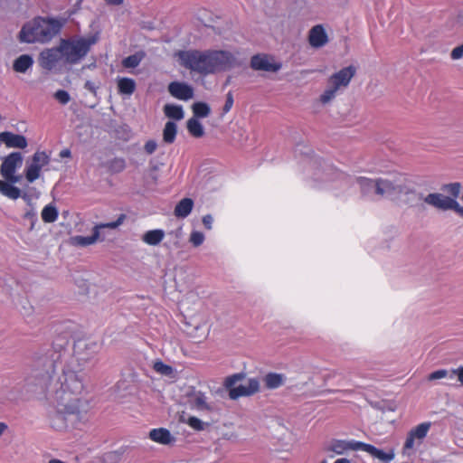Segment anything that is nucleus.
Returning a JSON list of instances; mask_svg holds the SVG:
<instances>
[{"instance_id":"1","label":"nucleus","mask_w":463,"mask_h":463,"mask_svg":"<svg viewBox=\"0 0 463 463\" xmlns=\"http://www.w3.org/2000/svg\"><path fill=\"white\" fill-rule=\"evenodd\" d=\"M44 373L37 372V385L46 391L54 410L50 414V422L56 430L75 428L85 420V404L80 398L83 390L82 378L69 365L64 366L61 374L53 380L54 363L46 359L43 362Z\"/></svg>"},{"instance_id":"2","label":"nucleus","mask_w":463,"mask_h":463,"mask_svg":"<svg viewBox=\"0 0 463 463\" xmlns=\"http://www.w3.org/2000/svg\"><path fill=\"white\" fill-rule=\"evenodd\" d=\"M306 165V175L310 185L317 189H331L335 195L345 192L354 182L365 197L373 198L376 195L392 198L409 193V187L402 175L375 179L360 176L354 179L319 158H307Z\"/></svg>"},{"instance_id":"3","label":"nucleus","mask_w":463,"mask_h":463,"mask_svg":"<svg viewBox=\"0 0 463 463\" xmlns=\"http://www.w3.org/2000/svg\"><path fill=\"white\" fill-rule=\"evenodd\" d=\"M179 64L203 76L225 71L235 65L234 55L222 50H184L175 53Z\"/></svg>"},{"instance_id":"4","label":"nucleus","mask_w":463,"mask_h":463,"mask_svg":"<svg viewBox=\"0 0 463 463\" xmlns=\"http://www.w3.org/2000/svg\"><path fill=\"white\" fill-rule=\"evenodd\" d=\"M61 24L54 19L37 17L25 24L19 33L22 43H47L61 30Z\"/></svg>"},{"instance_id":"5","label":"nucleus","mask_w":463,"mask_h":463,"mask_svg":"<svg viewBox=\"0 0 463 463\" xmlns=\"http://www.w3.org/2000/svg\"><path fill=\"white\" fill-rule=\"evenodd\" d=\"M96 41L95 36L61 39L60 45L63 54V62L71 65L80 63Z\"/></svg>"},{"instance_id":"6","label":"nucleus","mask_w":463,"mask_h":463,"mask_svg":"<svg viewBox=\"0 0 463 463\" xmlns=\"http://www.w3.org/2000/svg\"><path fill=\"white\" fill-rule=\"evenodd\" d=\"M354 74V67L347 66L331 75L327 80L326 88L319 97L320 103L326 105L335 99L338 92L349 85Z\"/></svg>"},{"instance_id":"7","label":"nucleus","mask_w":463,"mask_h":463,"mask_svg":"<svg viewBox=\"0 0 463 463\" xmlns=\"http://www.w3.org/2000/svg\"><path fill=\"white\" fill-rule=\"evenodd\" d=\"M244 378L243 373H235L226 378L225 386L229 388V397L237 400L240 397L250 396L260 390V382L257 378H250L246 384L235 386L236 383Z\"/></svg>"},{"instance_id":"8","label":"nucleus","mask_w":463,"mask_h":463,"mask_svg":"<svg viewBox=\"0 0 463 463\" xmlns=\"http://www.w3.org/2000/svg\"><path fill=\"white\" fill-rule=\"evenodd\" d=\"M404 194L410 195V200H422L428 205L433 206L434 208L442 211L454 210L455 207H458V202L455 199L439 193H432L424 196L422 194H416L415 191H412L409 187V193Z\"/></svg>"},{"instance_id":"9","label":"nucleus","mask_w":463,"mask_h":463,"mask_svg":"<svg viewBox=\"0 0 463 463\" xmlns=\"http://www.w3.org/2000/svg\"><path fill=\"white\" fill-rule=\"evenodd\" d=\"M126 219L125 214H120L118 219L114 222L99 223L94 226L92 230V234L90 236H81L77 235L71 238V243L75 246L86 247L89 245L94 244L99 239L101 229L109 228V229H116L120 226Z\"/></svg>"},{"instance_id":"10","label":"nucleus","mask_w":463,"mask_h":463,"mask_svg":"<svg viewBox=\"0 0 463 463\" xmlns=\"http://www.w3.org/2000/svg\"><path fill=\"white\" fill-rule=\"evenodd\" d=\"M430 426V422H422L410 430L403 446V454L411 455V451L421 445Z\"/></svg>"},{"instance_id":"11","label":"nucleus","mask_w":463,"mask_h":463,"mask_svg":"<svg viewBox=\"0 0 463 463\" xmlns=\"http://www.w3.org/2000/svg\"><path fill=\"white\" fill-rule=\"evenodd\" d=\"M250 68L254 71L277 72L282 68V63L277 61L273 56L258 53L251 57Z\"/></svg>"},{"instance_id":"12","label":"nucleus","mask_w":463,"mask_h":463,"mask_svg":"<svg viewBox=\"0 0 463 463\" xmlns=\"http://www.w3.org/2000/svg\"><path fill=\"white\" fill-rule=\"evenodd\" d=\"M50 163V156L43 151H36L32 158V163L25 169V178L29 183L34 182L40 177L41 170Z\"/></svg>"},{"instance_id":"13","label":"nucleus","mask_w":463,"mask_h":463,"mask_svg":"<svg viewBox=\"0 0 463 463\" xmlns=\"http://www.w3.org/2000/svg\"><path fill=\"white\" fill-rule=\"evenodd\" d=\"M61 61H63V54L60 44L57 47L46 49L40 53L39 61L45 70L52 71Z\"/></svg>"},{"instance_id":"14","label":"nucleus","mask_w":463,"mask_h":463,"mask_svg":"<svg viewBox=\"0 0 463 463\" xmlns=\"http://www.w3.org/2000/svg\"><path fill=\"white\" fill-rule=\"evenodd\" d=\"M190 408L199 412L213 411V405L209 402L206 394L201 391L193 390L188 394Z\"/></svg>"},{"instance_id":"15","label":"nucleus","mask_w":463,"mask_h":463,"mask_svg":"<svg viewBox=\"0 0 463 463\" xmlns=\"http://www.w3.org/2000/svg\"><path fill=\"white\" fill-rule=\"evenodd\" d=\"M167 89L172 97L180 100H189L194 95L193 87L185 82L172 81Z\"/></svg>"},{"instance_id":"16","label":"nucleus","mask_w":463,"mask_h":463,"mask_svg":"<svg viewBox=\"0 0 463 463\" xmlns=\"http://www.w3.org/2000/svg\"><path fill=\"white\" fill-rule=\"evenodd\" d=\"M23 164V156L20 152H12L6 156L1 165L0 174L2 176H10L12 173H15L16 169L21 167Z\"/></svg>"},{"instance_id":"17","label":"nucleus","mask_w":463,"mask_h":463,"mask_svg":"<svg viewBox=\"0 0 463 463\" xmlns=\"http://www.w3.org/2000/svg\"><path fill=\"white\" fill-rule=\"evenodd\" d=\"M0 142L4 143L8 148L24 149L28 146L27 139L24 136L10 131L0 133Z\"/></svg>"},{"instance_id":"18","label":"nucleus","mask_w":463,"mask_h":463,"mask_svg":"<svg viewBox=\"0 0 463 463\" xmlns=\"http://www.w3.org/2000/svg\"><path fill=\"white\" fill-rule=\"evenodd\" d=\"M357 444H362V441L354 439L345 440V439H333L327 446V450L335 452L336 454H344L348 450L358 451L360 447Z\"/></svg>"},{"instance_id":"19","label":"nucleus","mask_w":463,"mask_h":463,"mask_svg":"<svg viewBox=\"0 0 463 463\" xmlns=\"http://www.w3.org/2000/svg\"><path fill=\"white\" fill-rule=\"evenodd\" d=\"M308 43L313 48H321L328 43V35L322 24H317L309 30Z\"/></svg>"},{"instance_id":"20","label":"nucleus","mask_w":463,"mask_h":463,"mask_svg":"<svg viewBox=\"0 0 463 463\" xmlns=\"http://www.w3.org/2000/svg\"><path fill=\"white\" fill-rule=\"evenodd\" d=\"M357 446L361 448L360 450L367 452L373 458H377L383 463H390L394 458V452L392 449L385 452L371 444L364 442H362V444H357Z\"/></svg>"},{"instance_id":"21","label":"nucleus","mask_w":463,"mask_h":463,"mask_svg":"<svg viewBox=\"0 0 463 463\" xmlns=\"http://www.w3.org/2000/svg\"><path fill=\"white\" fill-rule=\"evenodd\" d=\"M149 438L159 444L169 445L175 441V438L165 428L153 429L149 432Z\"/></svg>"},{"instance_id":"22","label":"nucleus","mask_w":463,"mask_h":463,"mask_svg":"<svg viewBox=\"0 0 463 463\" xmlns=\"http://www.w3.org/2000/svg\"><path fill=\"white\" fill-rule=\"evenodd\" d=\"M286 379L287 378L283 373H268L264 375L262 381L267 389L274 390L282 386L285 383Z\"/></svg>"},{"instance_id":"23","label":"nucleus","mask_w":463,"mask_h":463,"mask_svg":"<svg viewBox=\"0 0 463 463\" xmlns=\"http://www.w3.org/2000/svg\"><path fill=\"white\" fill-rule=\"evenodd\" d=\"M165 231L162 229L149 230L142 235V241L149 246L159 245L165 238Z\"/></svg>"},{"instance_id":"24","label":"nucleus","mask_w":463,"mask_h":463,"mask_svg":"<svg viewBox=\"0 0 463 463\" xmlns=\"http://www.w3.org/2000/svg\"><path fill=\"white\" fill-rule=\"evenodd\" d=\"M33 64V57L29 54H22L16 58L13 69L16 72L25 73Z\"/></svg>"},{"instance_id":"25","label":"nucleus","mask_w":463,"mask_h":463,"mask_svg":"<svg viewBox=\"0 0 463 463\" xmlns=\"http://www.w3.org/2000/svg\"><path fill=\"white\" fill-rule=\"evenodd\" d=\"M194 201L190 198L182 199L175 207L174 213L177 218H186L192 212Z\"/></svg>"},{"instance_id":"26","label":"nucleus","mask_w":463,"mask_h":463,"mask_svg":"<svg viewBox=\"0 0 463 463\" xmlns=\"http://www.w3.org/2000/svg\"><path fill=\"white\" fill-rule=\"evenodd\" d=\"M118 93L125 95H132L136 90V81L131 78L118 77Z\"/></svg>"},{"instance_id":"27","label":"nucleus","mask_w":463,"mask_h":463,"mask_svg":"<svg viewBox=\"0 0 463 463\" xmlns=\"http://www.w3.org/2000/svg\"><path fill=\"white\" fill-rule=\"evenodd\" d=\"M0 194L9 199L16 200L21 196V190L8 182L0 180Z\"/></svg>"},{"instance_id":"28","label":"nucleus","mask_w":463,"mask_h":463,"mask_svg":"<svg viewBox=\"0 0 463 463\" xmlns=\"http://www.w3.org/2000/svg\"><path fill=\"white\" fill-rule=\"evenodd\" d=\"M164 113L170 119L179 121L184 118V112L181 105L165 104L164 106Z\"/></svg>"},{"instance_id":"29","label":"nucleus","mask_w":463,"mask_h":463,"mask_svg":"<svg viewBox=\"0 0 463 463\" xmlns=\"http://www.w3.org/2000/svg\"><path fill=\"white\" fill-rule=\"evenodd\" d=\"M177 134V125L175 122L169 120L165 123L163 129V141L165 144H173Z\"/></svg>"},{"instance_id":"30","label":"nucleus","mask_w":463,"mask_h":463,"mask_svg":"<svg viewBox=\"0 0 463 463\" xmlns=\"http://www.w3.org/2000/svg\"><path fill=\"white\" fill-rule=\"evenodd\" d=\"M85 347L89 351L87 354L80 352L79 349L80 348V343H79L75 347V354L77 355L78 361L87 363L97 354L98 346L95 343H90L85 345Z\"/></svg>"},{"instance_id":"31","label":"nucleus","mask_w":463,"mask_h":463,"mask_svg":"<svg viewBox=\"0 0 463 463\" xmlns=\"http://www.w3.org/2000/svg\"><path fill=\"white\" fill-rule=\"evenodd\" d=\"M187 130L191 136L199 138L204 135V128L202 123L195 118H191L186 123Z\"/></svg>"},{"instance_id":"32","label":"nucleus","mask_w":463,"mask_h":463,"mask_svg":"<svg viewBox=\"0 0 463 463\" xmlns=\"http://www.w3.org/2000/svg\"><path fill=\"white\" fill-rule=\"evenodd\" d=\"M193 113L194 117L198 119V118H203L210 115L211 113V108L210 106L205 102H195L194 103L193 107Z\"/></svg>"},{"instance_id":"33","label":"nucleus","mask_w":463,"mask_h":463,"mask_svg":"<svg viewBox=\"0 0 463 463\" xmlns=\"http://www.w3.org/2000/svg\"><path fill=\"white\" fill-rule=\"evenodd\" d=\"M57 208L52 204L46 205L42 211V219L44 222H54L58 219Z\"/></svg>"},{"instance_id":"34","label":"nucleus","mask_w":463,"mask_h":463,"mask_svg":"<svg viewBox=\"0 0 463 463\" xmlns=\"http://www.w3.org/2000/svg\"><path fill=\"white\" fill-rule=\"evenodd\" d=\"M144 58V52H136L123 59L122 65L128 69L137 68Z\"/></svg>"},{"instance_id":"35","label":"nucleus","mask_w":463,"mask_h":463,"mask_svg":"<svg viewBox=\"0 0 463 463\" xmlns=\"http://www.w3.org/2000/svg\"><path fill=\"white\" fill-rule=\"evenodd\" d=\"M153 369L159 374L170 376L174 373L172 366L163 363L161 360H156L153 364Z\"/></svg>"},{"instance_id":"36","label":"nucleus","mask_w":463,"mask_h":463,"mask_svg":"<svg viewBox=\"0 0 463 463\" xmlns=\"http://www.w3.org/2000/svg\"><path fill=\"white\" fill-rule=\"evenodd\" d=\"M24 222H29V231L33 230L35 223L38 221L37 213L33 208L26 211L23 216Z\"/></svg>"},{"instance_id":"37","label":"nucleus","mask_w":463,"mask_h":463,"mask_svg":"<svg viewBox=\"0 0 463 463\" xmlns=\"http://www.w3.org/2000/svg\"><path fill=\"white\" fill-rule=\"evenodd\" d=\"M186 423L195 430H203L205 427L209 426L208 423L203 422L199 418L191 416L187 419Z\"/></svg>"},{"instance_id":"38","label":"nucleus","mask_w":463,"mask_h":463,"mask_svg":"<svg viewBox=\"0 0 463 463\" xmlns=\"http://www.w3.org/2000/svg\"><path fill=\"white\" fill-rule=\"evenodd\" d=\"M204 239L205 237L203 232L198 231H193L190 234L189 241L194 247H199L203 243Z\"/></svg>"},{"instance_id":"39","label":"nucleus","mask_w":463,"mask_h":463,"mask_svg":"<svg viewBox=\"0 0 463 463\" xmlns=\"http://www.w3.org/2000/svg\"><path fill=\"white\" fill-rule=\"evenodd\" d=\"M460 184L451 183L444 186V190L454 196L453 199L457 198L460 193Z\"/></svg>"},{"instance_id":"40","label":"nucleus","mask_w":463,"mask_h":463,"mask_svg":"<svg viewBox=\"0 0 463 463\" xmlns=\"http://www.w3.org/2000/svg\"><path fill=\"white\" fill-rule=\"evenodd\" d=\"M54 98L62 105L67 104L71 99V97H70V94L68 93V91L63 90H57L54 93Z\"/></svg>"},{"instance_id":"41","label":"nucleus","mask_w":463,"mask_h":463,"mask_svg":"<svg viewBox=\"0 0 463 463\" xmlns=\"http://www.w3.org/2000/svg\"><path fill=\"white\" fill-rule=\"evenodd\" d=\"M447 376H449V371L446 369H439V370L434 371L431 373H430L428 375V380L435 381V380L445 378Z\"/></svg>"},{"instance_id":"42","label":"nucleus","mask_w":463,"mask_h":463,"mask_svg":"<svg viewBox=\"0 0 463 463\" xmlns=\"http://www.w3.org/2000/svg\"><path fill=\"white\" fill-rule=\"evenodd\" d=\"M126 167V162L123 158H115L110 163V168L114 172H121Z\"/></svg>"},{"instance_id":"43","label":"nucleus","mask_w":463,"mask_h":463,"mask_svg":"<svg viewBox=\"0 0 463 463\" xmlns=\"http://www.w3.org/2000/svg\"><path fill=\"white\" fill-rule=\"evenodd\" d=\"M233 102H234V100H233L232 92L229 91L226 95L225 104L222 109L224 114L228 113L232 109V108L233 106Z\"/></svg>"},{"instance_id":"44","label":"nucleus","mask_w":463,"mask_h":463,"mask_svg":"<svg viewBox=\"0 0 463 463\" xmlns=\"http://www.w3.org/2000/svg\"><path fill=\"white\" fill-rule=\"evenodd\" d=\"M454 376H458V380L461 385H463V366H459L457 369H452L449 373V378L453 379Z\"/></svg>"},{"instance_id":"45","label":"nucleus","mask_w":463,"mask_h":463,"mask_svg":"<svg viewBox=\"0 0 463 463\" xmlns=\"http://www.w3.org/2000/svg\"><path fill=\"white\" fill-rule=\"evenodd\" d=\"M450 57L452 60H459L463 57V43L451 51Z\"/></svg>"},{"instance_id":"46","label":"nucleus","mask_w":463,"mask_h":463,"mask_svg":"<svg viewBox=\"0 0 463 463\" xmlns=\"http://www.w3.org/2000/svg\"><path fill=\"white\" fill-rule=\"evenodd\" d=\"M144 148L148 155H151L156 150L157 144L155 140H148L146 142Z\"/></svg>"},{"instance_id":"47","label":"nucleus","mask_w":463,"mask_h":463,"mask_svg":"<svg viewBox=\"0 0 463 463\" xmlns=\"http://www.w3.org/2000/svg\"><path fill=\"white\" fill-rule=\"evenodd\" d=\"M169 235H172L175 237V241H173V245L176 248L179 247V239L181 238L182 236V229H177L175 231H173L171 232H169Z\"/></svg>"},{"instance_id":"48","label":"nucleus","mask_w":463,"mask_h":463,"mask_svg":"<svg viewBox=\"0 0 463 463\" xmlns=\"http://www.w3.org/2000/svg\"><path fill=\"white\" fill-rule=\"evenodd\" d=\"M213 218L211 214H206L203 217V223L207 230L213 228Z\"/></svg>"},{"instance_id":"49","label":"nucleus","mask_w":463,"mask_h":463,"mask_svg":"<svg viewBox=\"0 0 463 463\" xmlns=\"http://www.w3.org/2000/svg\"><path fill=\"white\" fill-rule=\"evenodd\" d=\"M5 178L4 181L8 182L9 184H12L14 185V184L18 183L20 181V176L16 175L15 173H12L10 176H3Z\"/></svg>"},{"instance_id":"50","label":"nucleus","mask_w":463,"mask_h":463,"mask_svg":"<svg viewBox=\"0 0 463 463\" xmlns=\"http://www.w3.org/2000/svg\"><path fill=\"white\" fill-rule=\"evenodd\" d=\"M84 88L88 90H90V92L92 93H96V86L94 84V82L90 81V80H87L84 84Z\"/></svg>"},{"instance_id":"51","label":"nucleus","mask_w":463,"mask_h":463,"mask_svg":"<svg viewBox=\"0 0 463 463\" xmlns=\"http://www.w3.org/2000/svg\"><path fill=\"white\" fill-rule=\"evenodd\" d=\"M105 2L109 5H120L124 0H105Z\"/></svg>"},{"instance_id":"52","label":"nucleus","mask_w":463,"mask_h":463,"mask_svg":"<svg viewBox=\"0 0 463 463\" xmlns=\"http://www.w3.org/2000/svg\"><path fill=\"white\" fill-rule=\"evenodd\" d=\"M60 156L61 157H68L71 156V151L69 149H63L61 151Z\"/></svg>"},{"instance_id":"53","label":"nucleus","mask_w":463,"mask_h":463,"mask_svg":"<svg viewBox=\"0 0 463 463\" xmlns=\"http://www.w3.org/2000/svg\"><path fill=\"white\" fill-rule=\"evenodd\" d=\"M454 211L457 212L463 218V207L462 206H460L458 203V207H455Z\"/></svg>"},{"instance_id":"54","label":"nucleus","mask_w":463,"mask_h":463,"mask_svg":"<svg viewBox=\"0 0 463 463\" xmlns=\"http://www.w3.org/2000/svg\"><path fill=\"white\" fill-rule=\"evenodd\" d=\"M7 429V425L4 422H0V435H2Z\"/></svg>"},{"instance_id":"55","label":"nucleus","mask_w":463,"mask_h":463,"mask_svg":"<svg viewBox=\"0 0 463 463\" xmlns=\"http://www.w3.org/2000/svg\"><path fill=\"white\" fill-rule=\"evenodd\" d=\"M334 463H350V460L345 458L336 459Z\"/></svg>"},{"instance_id":"56","label":"nucleus","mask_w":463,"mask_h":463,"mask_svg":"<svg viewBox=\"0 0 463 463\" xmlns=\"http://www.w3.org/2000/svg\"><path fill=\"white\" fill-rule=\"evenodd\" d=\"M20 197H22L24 201H26L28 203L31 201L29 195L27 194H21Z\"/></svg>"},{"instance_id":"57","label":"nucleus","mask_w":463,"mask_h":463,"mask_svg":"<svg viewBox=\"0 0 463 463\" xmlns=\"http://www.w3.org/2000/svg\"><path fill=\"white\" fill-rule=\"evenodd\" d=\"M321 463H326V460H323Z\"/></svg>"}]
</instances>
